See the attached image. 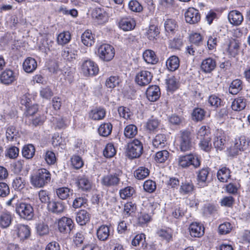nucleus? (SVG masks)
<instances>
[{
    "mask_svg": "<svg viewBox=\"0 0 250 250\" xmlns=\"http://www.w3.org/2000/svg\"><path fill=\"white\" fill-rule=\"evenodd\" d=\"M106 112L102 108H96L91 110L89 113V117L93 120L103 119L105 115Z\"/></svg>",
    "mask_w": 250,
    "mask_h": 250,
    "instance_id": "nucleus-29",
    "label": "nucleus"
},
{
    "mask_svg": "<svg viewBox=\"0 0 250 250\" xmlns=\"http://www.w3.org/2000/svg\"><path fill=\"white\" fill-rule=\"evenodd\" d=\"M73 227V222L70 218L63 217L59 220L58 229L62 233L70 232Z\"/></svg>",
    "mask_w": 250,
    "mask_h": 250,
    "instance_id": "nucleus-11",
    "label": "nucleus"
},
{
    "mask_svg": "<svg viewBox=\"0 0 250 250\" xmlns=\"http://www.w3.org/2000/svg\"><path fill=\"white\" fill-rule=\"evenodd\" d=\"M189 231L192 237H200L204 233V228L198 223H192L189 227Z\"/></svg>",
    "mask_w": 250,
    "mask_h": 250,
    "instance_id": "nucleus-19",
    "label": "nucleus"
},
{
    "mask_svg": "<svg viewBox=\"0 0 250 250\" xmlns=\"http://www.w3.org/2000/svg\"><path fill=\"white\" fill-rule=\"evenodd\" d=\"M194 189V186L191 181L182 182L179 189V192L182 195L190 194Z\"/></svg>",
    "mask_w": 250,
    "mask_h": 250,
    "instance_id": "nucleus-31",
    "label": "nucleus"
},
{
    "mask_svg": "<svg viewBox=\"0 0 250 250\" xmlns=\"http://www.w3.org/2000/svg\"><path fill=\"white\" fill-rule=\"evenodd\" d=\"M206 111L204 109L197 107L193 109L192 112V119L196 122H200L202 121L205 116Z\"/></svg>",
    "mask_w": 250,
    "mask_h": 250,
    "instance_id": "nucleus-42",
    "label": "nucleus"
},
{
    "mask_svg": "<svg viewBox=\"0 0 250 250\" xmlns=\"http://www.w3.org/2000/svg\"><path fill=\"white\" fill-rule=\"evenodd\" d=\"M228 19L231 24L237 26L241 24L243 21V16L239 11L233 10L229 13Z\"/></svg>",
    "mask_w": 250,
    "mask_h": 250,
    "instance_id": "nucleus-21",
    "label": "nucleus"
},
{
    "mask_svg": "<svg viewBox=\"0 0 250 250\" xmlns=\"http://www.w3.org/2000/svg\"><path fill=\"white\" fill-rule=\"evenodd\" d=\"M135 193L134 189L131 187H127L120 190V195L123 199L130 197Z\"/></svg>",
    "mask_w": 250,
    "mask_h": 250,
    "instance_id": "nucleus-52",
    "label": "nucleus"
},
{
    "mask_svg": "<svg viewBox=\"0 0 250 250\" xmlns=\"http://www.w3.org/2000/svg\"><path fill=\"white\" fill-rule=\"evenodd\" d=\"M16 80L14 72L10 69H6L0 74V82L5 85L11 84Z\"/></svg>",
    "mask_w": 250,
    "mask_h": 250,
    "instance_id": "nucleus-16",
    "label": "nucleus"
},
{
    "mask_svg": "<svg viewBox=\"0 0 250 250\" xmlns=\"http://www.w3.org/2000/svg\"><path fill=\"white\" fill-rule=\"evenodd\" d=\"M164 27L167 33L173 34L177 30L178 24L174 20L168 19L165 21Z\"/></svg>",
    "mask_w": 250,
    "mask_h": 250,
    "instance_id": "nucleus-27",
    "label": "nucleus"
},
{
    "mask_svg": "<svg viewBox=\"0 0 250 250\" xmlns=\"http://www.w3.org/2000/svg\"><path fill=\"white\" fill-rule=\"evenodd\" d=\"M65 204L62 201H53L48 204L49 210L54 213L62 212L65 208Z\"/></svg>",
    "mask_w": 250,
    "mask_h": 250,
    "instance_id": "nucleus-22",
    "label": "nucleus"
},
{
    "mask_svg": "<svg viewBox=\"0 0 250 250\" xmlns=\"http://www.w3.org/2000/svg\"><path fill=\"white\" fill-rule=\"evenodd\" d=\"M179 147L182 151H187L191 149L193 146L192 137L189 131H182L179 140Z\"/></svg>",
    "mask_w": 250,
    "mask_h": 250,
    "instance_id": "nucleus-6",
    "label": "nucleus"
},
{
    "mask_svg": "<svg viewBox=\"0 0 250 250\" xmlns=\"http://www.w3.org/2000/svg\"><path fill=\"white\" fill-rule=\"evenodd\" d=\"M30 120V125L33 126H37L43 124L45 120V117L43 115H39L35 117H33Z\"/></svg>",
    "mask_w": 250,
    "mask_h": 250,
    "instance_id": "nucleus-62",
    "label": "nucleus"
},
{
    "mask_svg": "<svg viewBox=\"0 0 250 250\" xmlns=\"http://www.w3.org/2000/svg\"><path fill=\"white\" fill-rule=\"evenodd\" d=\"M37 232L40 236L46 235L49 233L48 226L44 223H39L36 226Z\"/></svg>",
    "mask_w": 250,
    "mask_h": 250,
    "instance_id": "nucleus-61",
    "label": "nucleus"
},
{
    "mask_svg": "<svg viewBox=\"0 0 250 250\" xmlns=\"http://www.w3.org/2000/svg\"><path fill=\"white\" fill-rule=\"evenodd\" d=\"M90 219V213L85 210L79 211L76 215V220L77 222L81 226L85 225Z\"/></svg>",
    "mask_w": 250,
    "mask_h": 250,
    "instance_id": "nucleus-24",
    "label": "nucleus"
},
{
    "mask_svg": "<svg viewBox=\"0 0 250 250\" xmlns=\"http://www.w3.org/2000/svg\"><path fill=\"white\" fill-rule=\"evenodd\" d=\"M13 230L21 241L28 239L31 235L30 228L26 225L17 224L14 227Z\"/></svg>",
    "mask_w": 250,
    "mask_h": 250,
    "instance_id": "nucleus-9",
    "label": "nucleus"
},
{
    "mask_svg": "<svg viewBox=\"0 0 250 250\" xmlns=\"http://www.w3.org/2000/svg\"><path fill=\"white\" fill-rule=\"evenodd\" d=\"M235 144L238 145L240 150L244 151L248 148L249 146V141L245 136H241L238 140L236 141Z\"/></svg>",
    "mask_w": 250,
    "mask_h": 250,
    "instance_id": "nucleus-60",
    "label": "nucleus"
},
{
    "mask_svg": "<svg viewBox=\"0 0 250 250\" xmlns=\"http://www.w3.org/2000/svg\"><path fill=\"white\" fill-rule=\"evenodd\" d=\"M91 15L93 18L100 21V22H104L106 20V13L104 10L101 8L94 9Z\"/></svg>",
    "mask_w": 250,
    "mask_h": 250,
    "instance_id": "nucleus-41",
    "label": "nucleus"
},
{
    "mask_svg": "<svg viewBox=\"0 0 250 250\" xmlns=\"http://www.w3.org/2000/svg\"><path fill=\"white\" fill-rule=\"evenodd\" d=\"M135 25V20L130 16L122 17L119 22V27L124 31L131 30Z\"/></svg>",
    "mask_w": 250,
    "mask_h": 250,
    "instance_id": "nucleus-15",
    "label": "nucleus"
},
{
    "mask_svg": "<svg viewBox=\"0 0 250 250\" xmlns=\"http://www.w3.org/2000/svg\"><path fill=\"white\" fill-rule=\"evenodd\" d=\"M210 129L208 126H202L198 131L197 138L199 139H203L207 138L208 137H210Z\"/></svg>",
    "mask_w": 250,
    "mask_h": 250,
    "instance_id": "nucleus-48",
    "label": "nucleus"
},
{
    "mask_svg": "<svg viewBox=\"0 0 250 250\" xmlns=\"http://www.w3.org/2000/svg\"><path fill=\"white\" fill-rule=\"evenodd\" d=\"M12 217L9 212H2L0 214V226L3 229L8 228L11 224Z\"/></svg>",
    "mask_w": 250,
    "mask_h": 250,
    "instance_id": "nucleus-26",
    "label": "nucleus"
},
{
    "mask_svg": "<svg viewBox=\"0 0 250 250\" xmlns=\"http://www.w3.org/2000/svg\"><path fill=\"white\" fill-rule=\"evenodd\" d=\"M143 146L141 142L134 139L127 145L126 154L129 158L133 159L139 157L143 153Z\"/></svg>",
    "mask_w": 250,
    "mask_h": 250,
    "instance_id": "nucleus-4",
    "label": "nucleus"
},
{
    "mask_svg": "<svg viewBox=\"0 0 250 250\" xmlns=\"http://www.w3.org/2000/svg\"><path fill=\"white\" fill-rule=\"evenodd\" d=\"M83 43L87 46H91L94 43V37L90 30L85 31L81 36Z\"/></svg>",
    "mask_w": 250,
    "mask_h": 250,
    "instance_id": "nucleus-33",
    "label": "nucleus"
},
{
    "mask_svg": "<svg viewBox=\"0 0 250 250\" xmlns=\"http://www.w3.org/2000/svg\"><path fill=\"white\" fill-rule=\"evenodd\" d=\"M144 60L147 63L155 64L158 61L155 52L151 50H147L143 53Z\"/></svg>",
    "mask_w": 250,
    "mask_h": 250,
    "instance_id": "nucleus-35",
    "label": "nucleus"
},
{
    "mask_svg": "<svg viewBox=\"0 0 250 250\" xmlns=\"http://www.w3.org/2000/svg\"><path fill=\"white\" fill-rule=\"evenodd\" d=\"M56 194L61 200L66 199L70 194H73V190L67 187H62L56 189Z\"/></svg>",
    "mask_w": 250,
    "mask_h": 250,
    "instance_id": "nucleus-37",
    "label": "nucleus"
},
{
    "mask_svg": "<svg viewBox=\"0 0 250 250\" xmlns=\"http://www.w3.org/2000/svg\"><path fill=\"white\" fill-rule=\"evenodd\" d=\"M35 148L32 144L24 146L22 150V156L26 159H29L33 157L35 155Z\"/></svg>",
    "mask_w": 250,
    "mask_h": 250,
    "instance_id": "nucleus-39",
    "label": "nucleus"
},
{
    "mask_svg": "<svg viewBox=\"0 0 250 250\" xmlns=\"http://www.w3.org/2000/svg\"><path fill=\"white\" fill-rule=\"evenodd\" d=\"M149 174V170L145 167H139L134 172L135 177L139 180H143Z\"/></svg>",
    "mask_w": 250,
    "mask_h": 250,
    "instance_id": "nucleus-45",
    "label": "nucleus"
},
{
    "mask_svg": "<svg viewBox=\"0 0 250 250\" xmlns=\"http://www.w3.org/2000/svg\"><path fill=\"white\" fill-rule=\"evenodd\" d=\"M143 187L144 190L149 193L153 192L156 188V183L151 180L146 181L144 183Z\"/></svg>",
    "mask_w": 250,
    "mask_h": 250,
    "instance_id": "nucleus-57",
    "label": "nucleus"
},
{
    "mask_svg": "<svg viewBox=\"0 0 250 250\" xmlns=\"http://www.w3.org/2000/svg\"><path fill=\"white\" fill-rule=\"evenodd\" d=\"M37 63L33 58L28 57L23 63V69L27 73L33 72L37 68Z\"/></svg>",
    "mask_w": 250,
    "mask_h": 250,
    "instance_id": "nucleus-23",
    "label": "nucleus"
},
{
    "mask_svg": "<svg viewBox=\"0 0 250 250\" xmlns=\"http://www.w3.org/2000/svg\"><path fill=\"white\" fill-rule=\"evenodd\" d=\"M98 55L102 60L109 62L114 58L115 50L111 45L108 44H103L98 48Z\"/></svg>",
    "mask_w": 250,
    "mask_h": 250,
    "instance_id": "nucleus-5",
    "label": "nucleus"
},
{
    "mask_svg": "<svg viewBox=\"0 0 250 250\" xmlns=\"http://www.w3.org/2000/svg\"><path fill=\"white\" fill-rule=\"evenodd\" d=\"M225 137L222 130H217L214 135L213 145L217 150H222L225 148Z\"/></svg>",
    "mask_w": 250,
    "mask_h": 250,
    "instance_id": "nucleus-17",
    "label": "nucleus"
},
{
    "mask_svg": "<svg viewBox=\"0 0 250 250\" xmlns=\"http://www.w3.org/2000/svg\"><path fill=\"white\" fill-rule=\"evenodd\" d=\"M167 89L170 91H174L178 88V83L177 79L171 76L166 80Z\"/></svg>",
    "mask_w": 250,
    "mask_h": 250,
    "instance_id": "nucleus-54",
    "label": "nucleus"
},
{
    "mask_svg": "<svg viewBox=\"0 0 250 250\" xmlns=\"http://www.w3.org/2000/svg\"><path fill=\"white\" fill-rule=\"evenodd\" d=\"M185 18L187 22L190 24L197 23L200 20V14L197 9L190 7L185 13Z\"/></svg>",
    "mask_w": 250,
    "mask_h": 250,
    "instance_id": "nucleus-12",
    "label": "nucleus"
},
{
    "mask_svg": "<svg viewBox=\"0 0 250 250\" xmlns=\"http://www.w3.org/2000/svg\"><path fill=\"white\" fill-rule=\"evenodd\" d=\"M160 94V89L157 85L149 86L146 91L147 98L151 102L157 101L159 98Z\"/></svg>",
    "mask_w": 250,
    "mask_h": 250,
    "instance_id": "nucleus-20",
    "label": "nucleus"
},
{
    "mask_svg": "<svg viewBox=\"0 0 250 250\" xmlns=\"http://www.w3.org/2000/svg\"><path fill=\"white\" fill-rule=\"evenodd\" d=\"M76 184L78 188L83 191H89L92 188V182L84 175L78 177Z\"/></svg>",
    "mask_w": 250,
    "mask_h": 250,
    "instance_id": "nucleus-14",
    "label": "nucleus"
},
{
    "mask_svg": "<svg viewBox=\"0 0 250 250\" xmlns=\"http://www.w3.org/2000/svg\"><path fill=\"white\" fill-rule=\"evenodd\" d=\"M160 31L157 26L153 24L150 25L147 30L146 35L150 41H154L159 35Z\"/></svg>",
    "mask_w": 250,
    "mask_h": 250,
    "instance_id": "nucleus-38",
    "label": "nucleus"
},
{
    "mask_svg": "<svg viewBox=\"0 0 250 250\" xmlns=\"http://www.w3.org/2000/svg\"><path fill=\"white\" fill-rule=\"evenodd\" d=\"M169 153L166 150L157 152L155 154V160L158 163H164L168 159Z\"/></svg>",
    "mask_w": 250,
    "mask_h": 250,
    "instance_id": "nucleus-51",
    "label": "nucleus"
},
{
    "mask_svg": "<svg viewBox=\"0 0 250 250\" xmlns=\"http://www.w3.org/2000/svg\"><path fill=\"white\" fill-rule=\"evenodd\" d=\"M138 132V129L136 126L134 125H127L124 130V134L126 138H133Z\"/></svg>",
    "mask_w": 250,
    "mask_h": 250,
    "instance_id": "nucleus-46",
    "label": "nucleus"
},
{
    "mask_svg": "<svg viewBox=\"0 0 250 250\" xmlns=\"http://www.w3.org/2000/svg\"><path fill=\"white\" fill-rule=\"evenodd\" d=\"M25 180L21 177L18 176L13 181L12 187L15 190H21L25 187Z\"/></svg>",
    "mask_w": 250,
    "mask_h": 250,
    "instance_id": "nucleus-50",
    "label": "nucleus"
},
{
    "mask_svg": "<svg viewBox=\"0 0 250 250\" xmlns=\"http://www.w3.org/2000/svg\"><path fill=\"white\" fill-rule=\"evenodd\" d=\"M246 104V100L244 97H240L232 102L231 108L234 111H241L245 108Z\"/></svg>",
    "mask_w": 250,
    "mask_h": 250,
    "instance_id": "nucleus-30",
    "label": "nucleus"
},
{
    "mask_svg": "<svg viewBox=\"0 0 250 250\" xmlns=\"http://www.w3.org/2000/svg\"><path fill=\"white\" fill-rule=\"evenodd\" d=\"M179 166L182 168H187L192 165L194 168H198L201 165L199 158L192 154L182 155L178 159Z\"/></svg>",
    "mask_w": 250,
    "mask_h": 250,
    "instance_id": "nucleus-3",
    "label": "nucleus"
},
{
    "mask_svg": "<svg viewBox=\"0 0 250 250\" xmlns=\"http://www.w3.org/2000/svg\"><path fill=\"white\" fill-rule=\"evenodd\" d=\"M77 56V51L71 48H65L62 53L63 58L70 62L75 59Z\"/></svg>",
    "mask_w": 250,
    "mask_h": 250,
    "instance_id": "nucleus-43",
    "label": "nucleus"
},
{
    "mask_svg": "<svg viewBox=\"0 0 250 250\" xmlns=\"http://www.w3.org/2000/svg\"><path fill=\"white\" fill-rule=\"evenodd\" d=\"M180 60L176 56H171L166 62V66L168 70L170 71L176 70L179 67Z\"/></svg>",
    "mask_w": 250,
    "mask_h": 250,
    "instance_id": "nucleus-25",
    "label": "nucleus"
},
{
    "mask_svg": "<svg viewBox=\"0 0 250 250\" xmlns=\"http://www.w3.org/2000/svg\"><path fill=\"white\" fill-rule=\"evenodd\" d=\"M120 173H108L104 175L101 179L102 185L107 188L118 186L120 182Z\"/></svg>",
    "mask_w": 250,
    "mask_h": 250,
    "instance_id": "nucleus-8",
    "label": "nucleus"
},
{
    "mask_svg": "<svg viewBox=\"0 0 250 250\" xmlns=\"http://www.w3.org/2000/svg\"><path fill=\"white\" fill-rule=\"evenodd\" d=\"M81 70L83 75L86 77L95 76L99 72L97 64L90 60L83 61L81 65Z\"/></svg>",
    "mask_w": 250,
    "mask_h": 250,
    "instance_id": "nucleus-7",
    "label": "nucleus"
},
{
    "mask_svg": "<svg viewBox=\"0 0 250 250\" xmlns=\"http://www.w3.org/2000/svg\"><path fill=\"white\" fill-rule=\"evenodd\" d=\"M104 155L106 158H111L116 154L115 148L112 144H108L103 151Z\"/></svg>",
    "mask_w": 250,
    "mask_h": 250,
    "instance_id": "nucleus-55",
    "label": "nucleus"
},
{
    "mask_svg": "<svg viewBox=\"0 0 250 250\" xmlns=\"http://www.w3.org/2000/svg\"><path fill=\"white\" fill-rule=\"evenodd\" d=\"M18 134V131L16 129L14 126L11 125L8 127L6 131V139L8 141H12L14 140V137Z\"/></svg>",
    "mask_w": 250,
    "mask_h": 250,
    "instance_id": "nucleus-56",
    "label": "nucleus"
},
{
    "mask_svg": "<svg viewBox=\"0 0 250 250\" xmlns=\"http://www.w3.org/2000/svg\"><path fill=\"white\" fill-rule=\"evenodd\" d=\"M112 125L111 124L104 123L102 124L98 128V132L101 136L107 137L111 133Z\"/></svg>",
    "mask_w": 250,
    "mask_h": 250,
    "instance_id": "nucleus-40",
    "label": "nucleus"
},
{
    "mask_svg": "<svg viewBox=\"0 0 250 250\" xmlns=\"http://www.w3.org/2000/svg\"><path fill=\"white\" fill-rule=\"evenodd\" d=\"M109 227L106 225H102L97 230V236L101 241H106L109 237Z\"/></svg>",
    "mask_w": 250,
    "mask_h": 250,
    "instance_id": "nucleus-28",
    "label": "nucleus"
},
{
    "mask_svg": "<svg viewBox=\"0 0 250 250\" xmlns=\"http://www.w3.org/2000/svg\"><path fill=\"white\" fill-rule=\"evenodd\" d=\"M74 151L78 155H83L86 151L85 143L82 140H78L74 146Z\"/></svg>",
    "mask_w": 250,
    "mask_h": 250,
    "instance_id": "nucleus-49",
    "label": "nucleus"
},
{
    "mask_svg": "<svg viewBox=\"0 0 250 250\" xmlns=\"http://www.w3.org/2000/svg\"><path fill=\"white\" fill-rule=\"evenodd\" d=\"M158 235L161 237L162 240H166L169 242L172 240V234L171 230L170 229H161L157 232Z\"/></svg>",
    "mask_w": 250,
    "mask_h": 250,
    "instance_id": "nucleus-44",
    "label": "nucleus"
},
{
    "mask_svg": "<svg viewBox=\"0 0 250 250\" xmlns=\"http://www.w3.org/2000/svg\"><path fill=\"white\" fill-rule=\"evenodd\" d=\"M209 173L208 167H204L197 172V182L198 186L200 188L205 187L208 185V178Z\"/></svg>",
    "mask_w": 250,
    "mask_h": 250,
    "instance_id": "nucleus-13",
    "label": "nucleus"
},
{
    "mask_svg": "<svg viewBox=\"0 0 250 250\" xmlns=\"http://www.w3.org/2000/svg\"><path fill=\"white\" fill-rule=\"evenodd\" d=\"M230 176L229 169L225 167L219 169L217 173V178L221 182H228Z\"/></svg>",
    "mask_w": 250,
    "mask_h": 250,
    "instance_id": "nucleus-32",
    "label": "nucleus"
},
{
    "mask_svg": "<svg viewBox=\"0 0 250 250\" xmlns=\"http://www.w3.org/2000/svg\"><path fill=\"white\" fill-rule=\"evenodd\" d=\"M211 138L208 137L207 138L200 139L199 146L201 148L207 152L210 150L211 144L210 143Z\"/></svg>",
    "mask_w": 250,
    "mask_h": 250,
    "instance_id": "nucleus-58",
    "label": "nucleus"
},
{
    "mask_svg": "<svg viewBox=\"0 0 250 250\" xmlns=\"http://www.w3.org/2000/svg\"><path fill=\"white\" fill-rule=\"evenodd\" d=\"M44 158L47 164L53 165L56 161L55 153L51 151H47L44 155Z\"/></svg>",
    "mask_w": 250,
    "mask_h": 250,
    "instance_id": "nucleus-63",
    "label": "nucleus"
},
{
    "mask_svg": "<svg viewBox=\"0 0 250 250\" xmlns=\"http://www.w3.org/2000/svg\"><path fill=\"white\" fill-rule=\"evenodd\" d=\"M166 144L167 139L164 134H157L152 140V145L156 148H163Z\"/></svg>",
    "mask_w": 250,
    "mask_h": 250,
    "instance_id": "nucleus-34",
    "label": "nucleus"
},
{
    "mask_svg": "<svg viewBox=\"0 0 250 250\" xmlns=\"http://www.w3.org/2000/svg\"><path fill=\"white\" fill-rule=\"evenodd\" d=\"M216 66V62L215 59L210 57L203 60L201 65V70L206 73L212 72Z\"/></svg>",
    "mask_w": 250,
    "mask_h": 250,
    "instance_id": "nucleus-18",
    "label": "nucleus"
},
{
    "mask_svg": "<svg viewBox=\"0 0 250 250\" xmlns=\"http://www.w3.org/2000/svg\"><path fill=\"white\" fill-rule=\"evenodd\" d=\"M72 165L76 169L81 168L83 165L82 158L78 154L73 155L71 158Z\"/></svg>",
    "mask_w": 250,
    "mask_h": 250,
    "instance_id": "nucleus-59",
    "label": "nucleus"
},
{
    "mask_svg": "<svg viewBox=\"0 0 250 250\" xmlns=\"http://www.w3.org/2000/svg\"><path fill=\"white\" fill-rule=\"evenodd\" d=\"M51 180L50 172L45 168L38 169L30 177L31 185L35 188H43L47 185Z\"/></svg>",
    "mask_w": 250,
    "mask_h": 250,
    "instance_id": "nucleus-1",
    "label": "nucleus"
},
{
    "mask_svg": "<svg viewBox=\"0 0 250 250\" xmlns=\"http://www.w3.org/2000/svg\"><path fill=\"white\" fill-rule=\"evenodd\" d=\"M152 75L148 71L143 70L137 73L135 81L140 86H145L149 84L151 81Z\"/></svg>",
    "mask_w": 250,
    "mask_h": 250,
    "instance_id": "nucleus-10",
    "label": "nucleus"
},
{
    "mask_svg": "<svg viewBox=\"0 0 250 250\" xmlns=\"http://www.w3.org/2000/svg\"><path fill=\"white\" fill-rule=\"evenodd\" d=\"M208 103L210 106L217 108L222 105L223 101L219 97L212 95L208 97Z\"/></svg>",
    "mask_w": 250,
    "mask_h": 250,
    "instance_id": "nucleus-53",
    "label": "nucleus"
},
{
    "mask_svg": "<svg viewBox=\"0 0 250 250\" xmlns=\"http://www.w3.org/2000/svg\"><path fill=\"white\" fill-rule=\"evenodd\" d=\"M242 89V82L239 79L233 80L229 87V92L233 95L237 94Z\"/></svg>",
    "mask_w": 250,
    "mask_h": 250,
    "instance_id": "nucleus-36",
    "label": "nucleus"
},
{
    "mask_svg": "<svg viewBox=\"0 0 250 250\" xmlns=\"http://www.w3.org/2000/svg\"><path fill=\"white\" fill-rule=\"evenodd\" d=\"M15 211L20 218L30 220L34 216V209L32 206L23 202H17L15 204Z\"/></svg>",
    "mask_w": 250,
    "mask_h": 250,
    "instance_id": "nucleus-2",
    "label": "nucleus"
},
{
    "mask_svg": "<svg viewBox=\"0 0 250 250\" xmlns=\"http://www.w3.org/2000/svg\"><path fill=\"white\" fill-rule=\"evenodd\" d=\"M71 39V35L69 32H63L58 35L57 42L60 45H64L67 43Z\"/></svg>",
    "mask_w": 250,
    "mask_h": 250,
    "instance_id": "nucleus-47",
    "label": "nucleus"
},
{
    "mask_svg": "<svg viewBox=\"0 0 250 250\" xmlns=\"http://www.w3.org/2000/svg\"><path fill=\"white\" fill-rule=\"evenodd\" d=\"M129 8L133 12H140L142 11L143 7L136 0H131L128 3Z\"/></svg>",
    "mask_w": 250,
    "mask_h": 250,
    "instance_id": "nucleus-64",
    "label": "nucleus"
}]
</instances>
